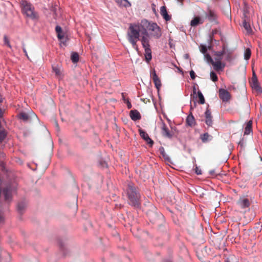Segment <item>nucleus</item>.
Returning <instances> with one entry per match:
<instances>
[{"mask_svg": "<svg viewBox=\"0 0 262 262\" xmlns=\"http://www.w3.org/2000/svg\"><path fill=\"white\" fill-rule=\"evenodd\" d=\"M148 35V32L143 28L142 25V21L140 23H132L130 24L128 28L126 37L128 41L133 48L137 51H138V47L137 42L140 40V35Z\"/></svg>", "mask_w": 262, "mask_h": 262, "instance_id": "1", "label": "nucleus"}, {"mask_svg": "<svg viewBox=\"0 0 262 262\" xmlns=\"http://www.w3.org/2000/svg\"><path fill=\"white\" fill-rule=\"evenodd\" d=\"M129 204L135 207H139L140 205L141 195L138 189L132 183L128 184L126 189Z\"/></svg>", "mask_w": 262, "mask_h": 262, "instance_id": "2", "label": "nucleus"}, {"mask_svg": "<svg viewBox=\"0 0 262 262\" xmlns=\"http://www.w3.org/2000/svg\"><path fill=\"white\" fill-rule=\"evenodd\" d=\"M142 25L144 29L150 32L151 36L159 38L162 35V32L160 27L156 23L149 22L146 19L142 20Z\"/></svg>", "mask_w": 262, "mask_h": 262, "instance_id": "3", "label": "nucleus"}, {"mask_svg": "<svg viewBox=\"0 0 262 262\" xmlns=\"http://www.w3.org/2000/svg\"><path fill=\"white\" fill-rule=\"evenodd\" d=\"M23 6V12L31 19L37 18V14L34 11L33 6L27 1H23L21 3Z\"/></svg>", "mask_w": 262, "mask_h": 262, "instance_id": "4", "label": "nucleus"}, {"mask_svg": "<svg viewBox=\"0 0 262 262\" xmlns=\"http://www.w3.org/2000/svg\"><path fill=\"white\" fill-rule=\"evenodd\" d=\"M236 204L238 208L242 209H249L251 203L250 200L248 198L244 196L241 197L237 201Z\"/></svg>", "mask_w": 262, "mask_h": 262, "instance_id": "5", "label": "nucleus"}, {"mask_svg": "<svg viewBox=\"0 0 262 262\" xmlns=\"http://www.w3.org/2000/svg\"><path fill=\"white\" fill-rule=\"evenodd\" d=\"M219 96L220 98L224 102H229L231 97L230 93L227 90L223 89H219Z\"/></svg>", "mask_w": 262, "mask_h": 262, "instance_id": "6", "label": "nucleus"}, {"mask_svg": "<svg viewBox=\"0 0 262 262\" xmlns=\"http://www.w3.org/2000/svg\"><path fill=\"white\" fill-rule=\"evenodd\" d=\"M150 76L152 77L153 82L155 85L156 88L157 90H159L161 87V82L160 78L158 77V75L156 74V72L155 70H153L150 72Z\"/></svg>", "mask_w": 262, "mask_h": 262, "instance_id": "7", "label": "nucleus"}, {"mask_svg": "<svg viewBox=\"0 0 262 262\" xmlns=\"http://www.w3.org/2000/svg\"><path fill=\"white\" fill-rule=\"evenodd\" d=\"M210 63L216 71H222L225 67V63L222 62L221 61H214L212 58H210Z\"/></svg>", "mask_w": 262, "mask_h": 262, "instance_id": "8", "label": "nucleus"}, {"mask_svg": "<svg viewBox=\"0 0 262 262\" xmlns=\"http://www.w3.org/2000/svg\"><path fill=\"white\" fill-rule=\"evenodd\" d=\"M252 174L255 177H258L262 174V159L261 158L260 162L254 166L252 170Z\"/></svg>", "mask_w": 262, "mask_h": 262, "instance_id": "9", "label": "nucleus"}, {"mask_svg": "<svg viewBox=\"0 0 262 262\" xmlns=\"http://www.w3.org/2000/svg\"><path fill=\"white\" fill-rule=\"evenodd\" d=\"M205 15L206 17L211 22L216 21L217 18V16L215 12L210 8L208 9Z\"/></svg>", "mask_w": 262, "mask_h": 262, "instance_id": "10", "label": "nucleus"}, {"mask_svg": "<svg viewBox=\"0 0 262 262\" xmlns=\"http://www.w3.org/2000/svg\"><path fill=\"white\" fill-rule=\"evenodd\" d=\"M162 133L163 136L168 138H171L174 135L173 132L170 131L164 123L162 124Z\"/></svg>", "mask_w": 262, "mask_h": 262, "instance_id": "11", "label": "nucleus"}, {"mask_svg": "<svg viewBox=\"0 0 262 262\" xmlns=\"http://www.w3.org/2000/svg\"><path fill=\"white\" fill-rule=\"evenodd\" d=\"M139 134L140 136L147 142V144H149L150 146H152L154 141L149 137L147 133L144 132L143 130L140 129Z\"/></svg>", "mask_w": 262, "mask_h": 262, "instance_id": "12", "label": "nucleus"}, {"mask_svg": "<svg viewBox=\"0 0 262 262\" xmlns=\"http://www.w3.org/2000/svg\"><path fill=\"white\" fill-rule=\"evenodd\" d=\"M205 123L206 124L209 126H211L212 124V116L211 114V112L209 110L207 109L205 112Z\"/></svg>", "mask_w": 262, "mask_h": 262, "instance_id": "13", "label": "nucleus"}, {"mask_svg": "<svg viewBox=\"0 0 262 262\" xmlns=\"http://www.w3.org/2000/svg\"><path fill=\"white\" fill-rule=\"evenodd\" d=\"M226 53L225 47L223 46L221 51L215 52L214 54V60L216 61H221L223 55Z\"/></svg>", "mask_w": 262, "mask_h": 262, "instance_id": "14", "label": "nucleus"}, {"mask_svg": "<svg viewBox=\"0 0 262 262\" xmlns=\"http://www.w3.org/2000/svg\"><path fill=\"white\" fill-rule=\"evenodd\" d=\"M204 23V19L200 16L194 17L190 22V25L192 27H195Z\"/></svg>", "mask_w": 262, "mask_h": 262, "instance_id": "15", "label": "nucleus"}, {"mask_svg": "<svg viewBox=\"0 0 262 262\" xmlns=\"http://www.w3.org/2000/svg\"><path fill=\"white\" fill-rule=\"evenodd\" d=\"M129 115L131 119L134 121L140 120L141 118L139 112L136 110L130 111Z\"/></svg>", "mask_w": 262, "mask_h": 262, "instance_id": "16", "label": "nucleus"}, {"mask_svg": "<svg viewBox=\"0 0 262 262\" xmlns=\"http://www.w3.org/2000/svg\"><path fill=\"white\" fill-rule=\"evenodd\" d=\"M160 14L166 21H169L171 19V17L168 14L166 7L165 6L160 8Z\"/></svg>", "mask_w": 262, "mask_h": 262, "instance_id": "17", "label": "nucleus"}, {"mask_svg": "<svg viewBox=\"0 0 262 262\" xmlns=\"http://www.w3.org/2000/svg\"><path fill=\"white\" fill-rule=\"evenodd\" d=\"M3 194L5 196V200L10 201L12 199V193L10 188L6 187L3 189Z\"/></svg>", "mask_w": 262, "mask_h": 262, "instance_id": "18", "label": "nucleus"}, {"mask_svg": "<svg viewBox=\"0 0 262 262\" xmlns=\"http://www.w3.org/2000/svg\"><path fill=\"white\" fill-rule=\"evenodd\" d=\"M186 124L190 127L194 126L195 125V121L192 114H189L186 120Z\"/></svg>", "mask_w": 262, "mask_h": 262, "instance_id": "19", "label": "nucleus"}, {"mask_svg": "<svg viewBox=\"0 0 262 262\" xmlns=\"http://www.w3.org/2000/svg\"><path fill=\"white\" fill-rule=\"evenodd\" d=\"M145 50V56L147 61L149 62L152 58L151 50L150 47H143Z\"/></svg>", "mask_w": 262, "mask_h": 262, "instance_id": "20", "label": "nucleus"}, {"mask_svg": "<svg viewBox=\"0 0 262 262\" xmlns=\"http://www.w3.org/2000/svg\"><path fill=\"white\" fill-rule=\"evenodd\" d=\"M53 72L55 73L56 76L58 78H60L62 76V71L61 66H53L52 67Z\"/></svg>", "mask_w": 262, "mask_h": 262, "instance_id": "21", "label": "nucleus"}, {"mask_svg": "<svg viewBox=\"0 0 262 262\" xmlns=\"http://www.w3.org/2000/svg\"><path fill=\"white\" fill-rule=\"evenodd\" d=\"M252 121L251 120L249 121L247 124L245 128L244 135H248L250 133L252 132Z\"/></svg>", "mask_w": 262, "mask_h": 262, "instance_id": "22", "label": "nucleus"}, {"mask_svg": "<svg viewBox=\"0 0 262 262\" xmlns=\"http://www.w3.org/2000/svg\"><path fill=\"white\" fill-rule=\"evenodd\" d=\"M212 138V136L209 135L208 133H204L200 136V139L203 143H206L209 140H211Z\"/></svg>", "mask_w": 262, "mask_h": 262, "instance_id": "23", "label": "nucleus"}, {"mask_svg": "<svg viewBox=\"0 0 262 262\" xmlns=\"http://www.w3.org/2000/svg\"><path fill=\"white\" fill-rule=\"evenodd\" d=\"M243 27L245 30L246 31V32L247 34H250L252 33V30L251 28L250 23L247 21V19H245L243 21Z\"/></svg>", "mask_w": 262, "mask_h": 262, "instance_id": "24", "label": "nucleus"}, {"mask_svg": "<svg viewBox=\"0 0 262 262\" xmlns=\"http://www.w3.org/2000/svg\"><path fill=\"white\" fill-rule=\"evenodd\" d=\"M55 31L58 39L60 40L63 39L64 37V33L62 31V28L60 26H57L55 28Z\"/></svg>", "mask_w": 262, "mask_h": 262, "instance_id": "25", "label": "nucleus"}, {"mask_svg": "<svg viewBox=\"0 0 262 262\" xmlns=\"http://www.w3.org/2000/svg\"><path fill=\"white\" fill-rule=\"evenodd\" d=\"M142 37L140 40L142 43V45L143 47H150L149 43V39L147 38V35H144Z\"/></svg>", "mask_w": 262, "mask_h": 262, "instance_id": "26", "label": "nucleus"}, {"mask_svg": "<svg viewBox=\"0 0 262 262\" xmlns=\"http://www.w3.org/2000/svg\"><path fill=\"white\" fill-rule=\"evenodd\" d=\"M116 3L119 4L120 6L125 7H129L131 4L127 0H115Z\"/></svg>", "mask_w": 262, "mask_h": 262, "instance_id": "27", "label": "nucleus"}, {"mask_svg": "<svg viewBox=\"0 0 262 262\" xmlns=\"http://www.w3.org/2000/svg\"><path fill=\"white\" fill-rule=\"evenodd\" d=\"M71 59L73 63H76L79 60V55L76 52H73L71 55Z\"/></svg>", "mask_w": 262, "mask_h": 262, "instance_id": "28", "label": "nucleus"}, {"mask_svg": "<svg viewBox=\"0 0 262 262\" xmlns=\"http://www.w3.org/2000/svg\"><path fill=\"white\" fill-rule=\"evenodd\" d=\"M251 55V52L249 48H247L245 50L244 53V58L246 60H248L250 59Z\"/></svg>", "mask_w": 262, "mask_h": 262, "instance_id": "29", "label": "nucleus"}, {"mask_svg": "<svg viewBox=\"0 0 262 262\" xmlns=\"http://www.w3.org/2000/svg\"><path fill=\"white\" fill-rule=\"evenodd\" d=\"M52 11L54 12V17L55 18H56V17L58 16V14H59V7L56 6V7H53L52 9Z\"/></svg>", "mask_w": 262, "mask_h": 262, "instance_id": "30", "label": "nucleus"}, {"mask_svg": "<svg viewBox=\"0 0 262 262\" xmlns=\"http://www.w3.org/2000/svg\"><path fill=\"white\" fill-rule=\"evenodd\" d=\"M198 94L199 99V103L202 104H204L205 103V99L202 93L200 91H199Z\"/></svg>", "mask_w": 262, "mask_h": 262, "instance_id": "31", "label": "nucleus"}, {"mask_svg": "<svg viewBox=\"0 0 262 262\" xmlns=\"http://www.w3.org/2000/svg\"><path fill=\"white\" fill-rule=\"evenodd\" d=\"M159 150H160L161 155H162V156L163 157V158L165 160H168L169 159V157L166 155V152L165 151V150H164V148L163 147H160V149H159Z\"/></svg>", "mask_w": 262, "mask_h": 262, "instance_id": "32", "label": "nucleus"}, {"mask_svg": "<svg viewBox=\"0 0 262 262\" xmlns=\"http://www.w3.org/2000/svg\"><path fill=\"white\" fill-rule=\"evenodd\" d=\"M210 78L213 82H216L218 80V77L214 72H210Z\"/></svg>", "mask_w": 262, "mask_h": 262, "instance_id": "33", "label": "nucleus"}, {"mask_svg": "<svg viewBox=\"0 0 262 262\" xmlns=\"http://www.w3.org/2000/svg\"><path fill=\"white\" fill-rule=\"evenodd\" d=\"M19 118L24 121H27L28 120L29 117L27 114L25 113H21L19 115Z\"/></svg>", "mask_w": 262, "mask_h": 262, "instance_id": "34", "label": "nucleus"}, {"mask_svg": "<svg viewBox=\"0 0 262 262\" xmlns=\"http://www.w3.org/2000/svg\"><path fill=\"white\" fill-rule=\"evenodd\" d=\"M26 207V205L24 203L21 202L18 204L17 209L20 212L23 211Z\"/></svg>", "mask_w": 262, "mask_h": 262, "instance_id": "35", "label": "nucleus"}, {"mask_svg": "<svg viewBox=\"0 0 262 262\" xmlns=\"http://www.w3.org/2000/svg\"><path fill=\"white\" fill-rule=\"evenodd\" d=\"M6 137V133L5 130L0 131V142H2Z\"/></svg>", "mask_w": 262, "mask_h": 262, "instance_id": "36", "label": "nucleus"}, {"mask_svg": "<svg viewBox=\"0 0 262 262\" xmlns=\"http://www.w3.org/2000/svg\"><path fill=\"white\" fill-rule=\"evenodd\" d=\"M4 40L5 44L8 47L11 48V45L10 44L9 39L8 38L7 36H6V35L4 36Z\"/></svg>", "mask_w": 262, "mask_h": 262, "instance_id": "37", "label": "nucleus"}, {"mask_svg": "<svg viewBox=\"0 0 262 262\" xmlns=\"http://www.w3.org/2000/svg\"><path fill=\"white\" fill-rule=\"evenodd\" d=\"M195 173L198 174V175H199V174H202V171L197 166H196L195 167Z\"/></svg>", "mask_w": 262, "mask_h": 262, "instance_id": "38", "label": "nucleus"}, {"mask_svg": "<svg viewBox=\"0 0 262 262\" xmlns=\"http://www.w3.org/2000/svg\"><path fill=\"white\" fill-rule=\"evenodd\" d=\"M190 76L191 78H192V79H195V74L193 70H191L190 72Z\"/></svg>", "mask_w": 262, "mask_h": 262, "instance_id": "39", "label": "nucleus"}, {"mask_svg": "<svg viewBox=\"0 0 262 262\" xmlns=\"http://www.w3.org/2000/svg\"><path fill=\"white\" fill-rule=\"evenodd\" d=\"M201 51L202 53L205 54L207 52V48L205 46H202L201 49Z\"/></svg>", "mask_w": 262, "mask_h": 262, "instance_id": "40", "label": "nucleus"}, {"mask_svg": "<svg viewBox=\"0 0 262 262\" xmlns=\"http://www.w3.org/2000/svg\"><path fill=\"white\" fill-rule=\"evenodd\" d=\"M253 84H254V86L255 88L258 87L256 78L255 77V78L254 79V78H253Z\"/></svg>", "mask_w": 262, "mask_h": 262, "instance_id": "41", "label": "nucleus"}, {"mask_svg": "<svg viewBox=\"0 0 262 262\" xmlns=\"http://www.w3.org/2000/svg\"><path fill=\"white\" fill-rule=\"evenodd\" d=\"M225 2V5L227 7L230 6L229 2L228 0H223Z\"/></svg>", "mask_w": 262, "mask_h": 262, "instance_id": "42", "label": "nucleus"}, {"mask_svg": "<svg viewBox=\"0 0 262 262\" xmlns=\"http://www.w3.org/2000/svg\"><path fill=\"white\" fill-rule=\"evenodd\" d=\"M207 60L208 61H209L210 62V58H212L210 55H207Z\"/></svg>", "mask_w": 262, "mask_h": 262, "instance_id": "43", "label": "nucleus"}, {"mask_svg": "<svg viewBox=\"0 0 262 262\" xmlns=\"http://www.w3.org/2000/svg\"><path fill=\"white\" fill-rule=\"evenodd\" d=\"M230 59H231V56H230V54H228L227 56V60H230Z\"/></svg>", "mask_w": 262, "mask_h": 262, "instance_id": "44", "label": "nucleus"}, {"mask_svg": "<svg viewBox=\"0 0 262 262\" xmlns=\"http://www.w3.org/2000/svg\"><path fill=\"white\" fill-rule=\"evenodd\" d=\"M193 92L194 94L196 93V88L195 86L193 87Z\"/></svg>", "mask_w": 262, "mask_h": 262, "instance_id": "45", "label": "nucleus"}, {"mask_svg": "<svg viewBox=\"0 0 262 262\" xmlns=\"http://www.w3.org/2000/svg\"><path fill=\"white\" fill-rule=\"evenodd\" d=\"M23 51H24V52L25 53L26 56H28V54H27V53L26 50L25 48H24V49H23Z\"/></svg>", "mask_w": 262, "mask_h": 262, "instance_id": "46", "label": "nucleus"}, {"mask_svg": "<svg viewBox=\"0 0 262 262\" xmlns=\"http://www.w3.org/2000/svg\"><path fill=\"white\" fill-rule=\"evenodd\" d=\"M127 106H128V108H131V107H132V105H131V104H130L129 102H128V104H127Z\"/></svg>", "mask_w": 262, "mask_h": 262, "instance_id": "47", "label": "nucleus"}, {"mask_svg": "<svg viewBox=\"0 0 262 262\" xmlns=\"http://www.w3.org/2000/svg\"><path fill=\"white\" fill-rule=\"evenodd\" d=\"M55 125H56V126L57 128L58 129L59 126H58V123H57L56 121H55Z\"/></svg>", "mask_w": 262, "mask_h": 262, "instance_id": "48", "label": "nucleus"}, {"mask_svg": "<svg viewBox=\"0 0 262 262\" xmlns=\"http://www.w3.org/2000/svg\"><path fill=\"white\" fill-rule=\"evenodd\" d=\"M179 2H181V4L182 5L183 4V0H178Z\"/></svg>", "mask_w": 262, "mask_h": 262, "instance_id": "49", "label": "nucleus"}, {"mask_svg": "<svg viewBox=\"0 0 262 262\" xmlns=\"http://www.w3.org/2000/svg\"><path fill=\"white\" fill-rule=\"evenodd\" d=\"M214 170H211V171H210V173L211 174H213V173H214Z\"/></svg>", "mask_w": 262, "mask_h": 262, "instance_id": "50", "label": "nucleus"}, {"mask_svg": "<svg viewBox=\"0 0 262 262\" xmlns=\"http://www.w3.org/2000/svg\"><path fill=\"white\" fill-rule=\"evenodd\" d=\"M152 10H153V11H154L155 13H156V9H155V8H154V7L152 8Z\"/></svg>", "mask_w": 262, "mask_h": 262, "instance_id": "51", "label": "nucleus"}, {"mask_svg": "<svg viewBox=\"0 0 262 262\" xmlns=\"http://www.w3.org/2000/svg\"><path fill=\"white\" fill-rule=\"evenodd\" d=\"M2 98L1 95H0V102H2Z\"/></svg>", "mask_w": 262, "mask_h": 262, "instance_id": "52", "label": "nucleus"}, {"mask_svg": "<svg viewBox=\"0 0 262 262\" xmlns=\"http://www.w3.org/2000/svg\"><path fill=\"white\" fill-rule=\"evenodd\" d=\"M260 187L262 188V183H261L260 185Z\"/></svg>", "mask_w": 262, "mask_h": 262, "instance_id": "53", "label": "nucleus"}, {"mask_svg": "<svg viewBox=\"0 0 262 262\" xmlns=\"http://www.w3.org/2000/svg\"><path fill=\"white\" fill-rule=\"evenodd\" d=\"M41 112L43 113V112H44V111H42V110H41Z\"/></svg>", "mask_w": 262, "mask_h": 262, "instance_id": "54", "label": "nucleus"}, {"mask_svg": "<svg viewBox=\"0 0 262 262\" xmlns=\"http://www.w3.org/2000/svg\"><path fill=\"white\" fill-rule=\"evenodd\" d=\"M41 112L43 113V112H44V111H42V110H41Z\"/></svg>", "mask_w": 262, "mask_h": 262, "instance_id": "55", "label": "nucleus"}, {"mask_svg": "<svg viewBox=\"0 0 262 262\" xmlns=\"http://www.w3.org/2000/svg\"><path fill=\"white\" fill-rule=\"evenodd\" d=\"M226 262H229V261H226Z\"/></svg>", "mask_w": 262, "mask_h": 262, "instance_id": "56", "label": "nucleus"}]
</instances>
